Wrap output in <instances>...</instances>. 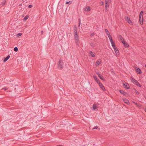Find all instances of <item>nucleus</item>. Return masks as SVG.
<instances>
[{
  "label": "nucleus",
  "mask_w": 146,
  "mask_h": 146,
  "mask_svg": "<svg viewBox=\"0 0 146 146\" xmlns=\"http://www.w3.org/2000/svg\"><path fill=\"white\" fill-rule=\"evenodd\" d=\"M101 63V62L100 59L98 60L96 62V65L98 66Z\"/></svg>",
  "instance_id": "nucleus-18"
},
{
  "label": "nucleus",
  "mask_w": 146,
  "mask_h": 146,
  "mask_svg": "<svg viewBox=\"0 0 146 146\" xmlns=\"http://www.w3.org/2000/svg\"><path fill=\"white\" fill-rule=\"evenodd\" d=\"M96 74L98 75V76L99 77V78L102 80H104V78L103 76H102L100 75V74L99 73V72H96Z\"/></svg>",
  "instance_id": "nucleus-13"
},
{
  "label": "nucleus",
  "mask_w": 146,
  "mask_h": 146,
  "mask_svg": "<svg viewBox=\"0 0 146 146\" xmlns=\"http://www.w3.org/2000/svg\"><path fill=\"white\" fill-rule=\"evenodd\" d=\"M91 9L89 6H86L84 8V10L86 11H89L91 10Z\"/></svg>",
  "instance_id": "nucleus-9"
},
{
  "label": "nucleus",
  "mask_w": 146,
  "mask_h": 146,
  "mask_svg": "<svg viewBox=\"0 0 146 146\" xmlns=\"http://www.w3.org/2000/svg\"><path fill=\"white\" fill-rule=\"evenodd\" d=\"M111 45L113 47V48L116 47L115 46V45L114 42L111 43Z\"/></svg>",
  "instance_id": "nucleus-25"
},
{
  "label": "nucleus",
  "mask_w": 146,
  "mask_h": 146,
  "mask_svg": "<svg viewBox=\"0 0 146 146\" xmlns=\"http://www.w3.org/2000/svg\"><path fill=\"white\" fill-rule=\"evenodd\" d=\"M93 109L94 110H95L98 107L97 105L95 104H94L93 105Z\"/></svg>",
  "instance_id": "nucleus-23"
},
{
  "label": "nucleus",
  "mask_w": 146,
  "mask_h": 146,
  "mask_svg": "<svg viewBox=\"0 0 146 146\" xmlns=\"http://www.w3.org/2000/svg\"><path fill=\"white\" fill-rule=\"evenodd\" d=\"M108 36V38H109L110 40V39H111L112 38V37L110 35Z\"/></svg>",
  "instance_id": "nucleus-30"
},
{
  "label": "nucleus",
  "mask_w": 146,
  "mask_h": 146,
  "mask_svg": "<svg viewBox=\"0 0 146 146\" xmlns=\"http://www.w3.org/2000/svg\"><path fill=\"white\" fill-rule=\"evenodd\" d=\"M70 1H69V2H66V4H68L69 3H70Z\"/></svg>",
  "instance_id": "nucleus-38"
},
{
  "label": "nucleus",
  "mask_w": 146,
  "mask_h": 146,
  "mask_svg": "<svg viewBox=\"0 0 146 146\" xmlns=\"http://www.w3.org/2000/svg\"><path fill=\"white\" fill-rule=\"evenodd\" d=\"M123 86L126 89H128L129 88V85L127 83H123Z\"/></svg>",
  "instance_id": "nucleus-4"
},
{
  "label": "nucleus",
  "mask_w": 146,
  "mask_h": 146,
  "mask_svg": "<svg viewBox=\"0 0 146 146\" xmlns=\"http://www.w3.org/2000/svg\"><path fill=\"white\" fill-rule=\"evenodd\" d=\"M122 43L125 47H128L129 46V44L125 42V41H123V42H122Z\"/></svg>",
  "instance_id": "nucleus-10"
},
{
  "label": "nucleus",
  "mask_w": 146,
  "mask_h": 146,
  "mask_svg": "<svg viewBox=\"0 0 146 146\" xmlns=\"http://www.w3.org/2000/svg\"><path fill=\"white\" fill-rule=\"evenodd\" d=\"M79 22H80V21H81V20H80V19H79Z\"/></svg>",
  "instance_id": "nucleus-41"
},
{
  "label": "nucleus",
  "mask_w": 146,
  "mask_h": 146,
  "mask_svg": "<svg viewBox=\"0 0 146 146\" xmlns=\"http://www.w3.org/2000/svg\"><path fill=\"white\" fill-rule=\"evenodd\" d=\"M105 11H107L108 10V7H109V4L108 1H105Z\"/></svg>",
  "instance_id": "nucleus-3"
},
{
  "label": "nucleus",
  "mask_w": 146,
  "mask_h": 146,
  "mask_svg": "<svg viewBox=\"0 0 146 146\" xmlns=\"http://www.w3.org/2000/svg\"><path fill=\"white\" fill-rule=\"evenodd\" d=\"M105 32L106 33V34L108 36L109 35H110V33L108 31V30L107 29H105Z\"/></svg>",
  "instance_id": "nucleus-24"
},
{
  "label": "nucleus",
  "mask_w": 146,
  "mask_h": 146,
  "mask_svg": "<svg viewBox=\"0 0 146 146\" xmlns=\"http://www.w3.org/2000/svg\"><path fill=\"white\" fill-rule=\"evenodd\" d=\"M143 11H141L140 13L139 17H143Z\"/></svg>",
  "instance_id": "nucleus-26"
},
{
  "label": "nucleus",
  "mask_w": 146,
  "mask_h": 146,
  "mask_svg": "<svg viewBox=\"0 0 146 146\" xmlns=\"http://www.w3.org/2000/svg\"><path fill=\"white\" fill-rule=\"evenodd\" d=\"M119 38L122 42H123V41H125L123 38L120 35Z\"/></svg>",
  "instance_id": "nucleus-22"
},
{
  "label": "nucleus",
  "mask_w": 146,
  "mask_h": 146,
  "mask_svg": "<svg viewBox=\"0 0 146 146\" xmlns=\"http://www.w3.org/2000/svg\"><path fill=\"white\" fill-rule=\"evenodd\" d=\"M98 84L99 85L100 87V88H101V89L103 91H105L106 90L105 88V87L100 82V83Z\"/></svg>",
  "instance_id": "nucleus-6"
},
{
  "label": "nucleus",
  "mask_w": 146,
  "mask_h": 146,
  "mask_svg": "<svg viewBox=\"0 0 146 146\" xmlns=\"http://www.w3.org/2000/svg\"><path fill=\"white\" fill-rule=\"evenodd\" d=\"M10 56L9 55H8L7 57L5 58L3 60L4 62H5L10 58Z\"/></svg>",
  "instance_id": "nucleus-21"
},
{
  "label": "nucleus",
  "mask_w": 146,
  "mask_h": 146,
  "mask_svg": "<svg viewBox=\"0 0 146 146\" xmlns=\"http://www.w3.org/2000/svg\"><path fill=\"white\" fill-rule=\"evenodd\" d=\"M136 71L137 73L138 74H140L141 73V70L139 68H137Z\"/></svg>",
  "instance_id": "nucleus-16"
},
{
  "label": "nucleus",
  "mask_w": 146,
  "mask_h": 146,
  "mask_svg": "<svg viewBox=\"0 0 146 146\" xmlns=\"http://www.w3.org/2000/svg\"><path fill=\"white\" fill-rule=\"evenodd\" d=\"M80 22H79V25H78V27H80Z\"/></svg>",
  "instance_id": "nucleus-39"
},
{
  "label": "nucleus",
  "mask_w": 146,
  "mask_h": 146,
  "mask_svg": "<svg viewBox=\"0 0 146 146\" xmlns=\"http://www.w3.org/2000/svg\"><path fill=\"white\" fill-rule=\"evenodd\" d=\"M98 128V127L97 126H96L94 128H93L92 129H97Z\"/></svg>",
  "instance_id": "nucleus-35"
},
{
  "label": "nucleus",
  "mask_w": 146,
  "mask_h": 146,
  "mask_svg": "<svg viewBox=\"0 0 146 146\" xmlns=\"http://www.w3.org/2000/svg\"><path fill=\"white\" fill-rule=\"evenodd\" d=\"M33 7V5H30L28 6V7L29 8H31Z\"/></svg>",
  "instance_id": "nucleus-32"
},
{
  "label": "nucleus",
  "mask_w": 146,
  "mask_h": 146,
  "mask_svg": "<svg viewBox=\"0 0 146 146\" xmlns=\"http://www.w3.org/2000/svg\"><path fill=\"white\" fill-rule=\"evenodd\" d=\"M14 51L17 52L18 50V48L17 47H15L14 48Z\"/></svg>",
  "instance_id": "nucleus-28"
},
{
  "label": "nucleus",
  "mask_w": 146,
  "mask_h": 146,
  "mask_svg": "<svg viewBox=\"0 0 146 146\" xmlns=\"http://www.w3.org/2000/svg\"><path fill=\"white\" fill-rule=\"evenodd\" d=\"M90 45L91 46H93V45H94V44L93 43H91L90 44Z\"/></svg>",
  "instance_id": "nucleus-37"
},
{
  "label": "nucleus",
  "mask_w": 146,
  "mask_h": 146,
  "mask_svg": "<svg viewBox=\"0 0 146 146\" xmlns=\"http://www.w3.org/2000/svg\"><path fill=\"white\" fill-rule=\"evenodd\" d=\"M74 38L75 40V42L77 45H78V42L79 41V36L78 34H74Z\"/></svg>",
  "instance_id": "nucleus-1"
},
{
  "label": "nucleus",
  "mask_w": 146,
  "mask_h": 146,
  "mask_svg": "<svg viewBox=\"0 0 146 146\" xmlns=\"http://www.w3.org/2000/svg\"><path fill=\"white\" fill-rule=\"evenodd\" d=\"M89 56L92 57H94L95 56V54L94 52L92 51H90L89 54Z\"/></svg>",
  "instance_id": "nucleus-5"
},
{
  "label": "nucleus",
  "mask_w": 146,
  "mask_h": 146,
  "mask_svg": "<svg viewBox=\"0 0 146 146\" xmlns=\"http://www.w3.org/2000/svg\"><path fill=\"white\" fill-rule=\"evenodd\" d=\"M126 20L129 24H131L132 23V21L130 20V18L128 17L127 18Z\"/></svg>",
  "instance_id": "nucleus-20"
},
{
  "label": "nucleus",
  "mask_w": 146,
  "mask_h": 146,
  "mask_svg": "<svg viewBox=\"0 0 146 146\" xmlns=\"http://www.w3.org/2000/svg\"><path fill=\"white\" fill-rule=\"evenodd\" d=\"M131 82H133V83H135V81H136V80H135L134 79L132 78H131Z\"/></svg>",
  "instance_id": "nucleus-27"
},
{
  "label": "nucleus",
  "mask_w": 146,
  "mask_h": 146,
  "mask_svg": "<svg viewBox=\"0 0 146 146\" xmlns=\"http://www.w3.org/2000/svg\"><path fill=\"white\" fill-rule=\"evenodd\" d=\"M74 34H78L77 27L76 25H74Z\"/></svg>",
  "instance_id": "nucleus-12"
},
{
  "label": "nucleus",
  "mask_w": 146,
  "mask_h": 146,
  "mask_svg": "<svg viewBox=\"0 0 146 146\" xmlns=\"http://www.w3.org/2000/svg\"><path fill=\"white\" fill-rule=\"evenodd\" d=\"M6 2V0H3L2 2L0 4V6H2L4 5Z\"/></svg>",
  "instance_id": "nucleus-15"
},
{
  "label": "nucleus",
  "mask_w": 146,
  "mask_h": 146,
  "mask_svg": "<svg viewBox=\"0 0 146 146\" xmlns=\"http://www.w3.org/2000/svg\"><path fill=\"white\" fill-rule=\"evenodd\" d=\"M110 42L111 43V42H113V40H112V38L111 39H110Z\"/></svg>",
  "instance_id": "nucleus-36"
},
{
  "label": "nucleus",
  "mask_w": 146,
  "mask_h": 146,
  "mask_svg": "<svg viewBox=\"0 0 146 146\" xmlns=\"http://www.w3.org/2000/svg\"><path fill=\"white\" fill-rule=\"evenodd\" d=\"M135 83H134V84L140 87H141V85L137 80L136 81H135Z\"/></svg>",
  "instance_id": "nucleus-19"
},
{
  "label": "nucleus",
  "mask_w": 146,
  "mask_h": 146,
  "mask_svg": "<svg viewBox=\"0 0 146 146\" xmlns=\"http://www.w3.org/2000/svg\"><path fill=\"white\" fill-rule=\"evenodd\" d=\"M63 62L62 61L61 59H60L58 63V68L60 69H62L63 67Z\"/></svg>",
  "instance_id": "nucleus-2"
},
{
  "label": "nucleus",
  "mask_w": 146,
  "mask_h": 146,
  "mask_svg": "<svg viewBox=\"0 0 146 146\" xmlns=\"http://www.w3.org/2000/svg\"><path fill=\"white\" fill-rule=\"evenodd\" d=\"M93 77L94 78V79L96 81V82L98 84L100 82V81L98 79L97 77L96 76H93Z\"/></svg>",
  "instance_id": "nucleus-7"
},
{
  "label": "nucleus",
  "mask_w": 146,
  "mask_h": 146,
  "mask_svg": "<svg viewBox=\"0 0 146 146\" xmlns=\"http://www.w3.org/2000/svg\"><path fill=\"white\" fill-rule=\"evenodd\" d=\"M27 19V15H26L23 19V20L26 21Z\"/></svg>",
  "instance_id": "nucleus-29"
},
{
  "label": "nucleus",
  "mask_w": 146,
  "mask_h": 146,
  "mask_svg": "<svg viewBox=\"0 0 146 146\" xmlns=\"http://www.w3.org/2000/svg\"><path fill=\"white\" fill-rule=\"evenodd\" d=\"M139 20L141 24L142 25L143 24V17H139Z\"/></svg>",
  "instance_id": "nucleus-17"
},
{
  "label": "nucleus",
  "mask_w": 146,
  "mask_h": 146,
  "mask_svg": "<svg viewBox=\"0 0 146 146\" xmlns=\"http://www.w3.org/2000/svg\"><path fill=\"white\" fill-rule=\"evenodd\" d=\"M21 35H22V34L19 33L17 34V36H21Z\"/></svg>",
  "instance_id": "nucleus-33"
},
{
  "label": "nucleus",
  "mask_w": 146,
  "mask_h": 146,
  "mask_svg": "<svg viewBox=\"0 0 146 146\" xmlns=\"http://www.w3.org/2000/svg\"><path fill=\"white\" fill-rule=\"evenodd\" d=\"M92 35L93 36V35H94V34H93V33H92Z\"/></svg>",
  "instance_id": "nucleus-42"
},
{
  "label": "nucleus",
  "mask_w": 146,
  "mask_h": 146,
  "mask_svg": "<svg viewBox=\"0 0 146 146\" xmlns=\"http://www.w3.org/2000/svg\"><path fill=\"white\" fill-rule=\"evenodd\" d=\"M114 49V50L117 55H118L119 54V51L116 47H115L113 48Z\"/></svg>",
  "instance_id": "nucleus-8"
},
{
  "label": "nucleus",
  "mask_w": 146,
  "mask_h": 146,
  "mask_svg": "<svg viewBox=\"0 0 146 146\" xmlns=\"http://www.w3.org/2000/svg\"><path fill=\"white\" fill-rule=\"evenodd\" d=\"M135 92L136 93V94H139V93L137 90H136V89H135Z\"/></svg>",
  "instance_id": "nucleus-31"
},
{
  "label": "nucleus",
  "mask_w": 146,
  "mask_h": 146,
  "mask_svg": "<svg viewBox=\"0 0 146 146\" xmlns=\"http://www.w3.org/2000/svg\"><path fill=\"white\" fill-rule=\"evenodd\" d=\"M43 31H41V33H42V34H43Z\"/></svg>",
  "instance_id": "nucleus-40"
},
{
  "label": "nucleus",
  "mask_w": 146,
  "mask_h": 146,
  "mask_svg": "<svg viewBox=\"0 0 146 146\" xmlns=\"http://www.w3.org/2000/svg\"><path fill=\"white\" fill-rule=\"evenodd\" d=\"M145 112H146V108L145 109Z\"/></svg>",
  "instance_id": "nucleus-43"
},
{
  "label": "nucleus",
  "mask_w": 146,
  "mask_h": 146,
  "mask_svg": "<svg viewBox=\"0 0 146 146\" xmlns=\"http://www.w3.org/2000/svg\"><path fill=\"white\" fill-rule=\"evenodd\" d=\"M119 92H120L122 94H123L124 96H125L127 94L126 92H124V91L121 90H119Z\"/></svg>",
  "instance_id": "nucleus-11"
},
{
  "label": "nucleus",
  "mask_w": 146,
  "mask_h": 146,
  "mask_svg": "<svg viewBox=\"0 0 146 146\" xmlns=\"http://www.w3.org/2000/svg\"><path fill=\"white\" fill-rule=\"evenodd\" d=\"M100 4L101 5H104V2L102 1H101L100 2Z\"/></svg>",
  "instance_id": "nucleus-34"
},
{
  "label": "nucleus",
  "mask_w": 146,
  "mask_h": 146,
  "mask_svg": "<svg viewBox=\"0 0 146 146\" xmlns=\"http://www.w3.org/2000/svg\"><path fill=\"white\" fill-rule=\"evenodd\" d=\"M123 102L127 104H129V100L126 98H124L123 99Z\"/></svg>",
  "instance_id": "nucleus-14"
}]
</instances>
